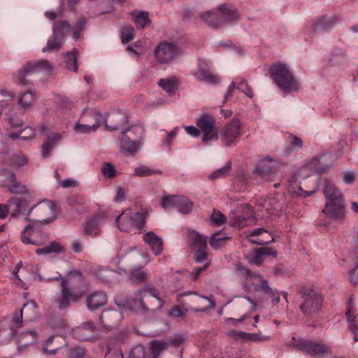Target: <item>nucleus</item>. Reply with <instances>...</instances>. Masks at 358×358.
<instances>
[{"label": "nucleus", "instance_id": "nucleus-13", "mask_svg": "<svg viewBox=\"0 0 358 358\" xmlns=\"http://www.w3.org/2000/svg\"><path fill=\"white\" fill-rule=\"evenodd\" d=\"M278 252L271 247H261L248 250L245 257L250 264L257 266L262 265L264 259L268 257H277Z\"/></svg>", "mask_w": 358, "mask_h": 358}, {"label": "nucleus", "instance_id": "nucleus-25", "mask_svg": "<svg viewBox=\"0 0 358 358\" xmlns=\"http://www.w3.org/2000/svg\"><path fill=\"white\" fill-rule=\"evenodd\" d=\"M339 18L337 15H332L327 17L323 15L317 19L313 24V31L315 32L319 31H329L338 22Z\"/></svg>", "mask_w": 358, "mask_h": 358}, {"label": "nucleus", "instance_id": "nucleus-56", "mask_svg": "<svg viewBox=\"0 0 358 358\" xmlns=\"http://www.w3.org/2000/svg\"><path fill=\"white\" fill-rule=\"evenodd\" d=\"M7 120L12 127H20L24 124L23 120L15 115L13 110L7 114Z\"/></svg>", "mask_w": 358, "mask_h": 358}, {"label": "nucleus", "instance_id": "nucleus-30", "mask_svg": "<svg viewBox=\"0 0 358 358\" xmlns=\"http://www.w3.org/2000/svg\"><path fill=\"white\" fill-rule=\"evenodd\" d=\"M26 321L33 322L38 317V306L34 301H29L20 310Z\"/></svg>", "mask_w": 358, "mask_h": 358}, {"label": "nucleus", "instance_id": "nucleus-47", "mask_svg": "<svg viewBox=\"0 0 358 358\" xmlns=\"http://www.w3.org/2000/svg\"><path fill=\"white\" fill-rule=\"evenodd\" d=\"M34 101V96L31 91L22 93L19 96L18 103L23 108H28L31 106Z\"/></svg>", "mask_w": 358, "mask_h": 358}, {"label": "nucleus", "instance_id": "nucleus-58", "mask_svg": "<svg viewBox=\"0 0 358 358\" xmlns=\"http://www.w3.org/2000/svg\"><path fill=\"white\" fill-rule=\"evenodd\" d=\"M11 163L13 166L20 167L28 163V159L22 154H15L11 157Z\"/></svg>", "mask_w": 358, "mask_h": 358}, {"label": "nucleus", "instance_id": "nucleus-15", "mask_svg": "<svg viewBox=\"0 0 358 358\" xmlns=\"http://www.w3.org/2000/svg\"><path fill=\"white\" fill-rule=\"evenodd\" d=\"M146 213H137L135 216L139 220V222L136 223V220L134 217H127L121 214L117 217L115 223L121 231H129V229L135 227L138 229H142L145 225V215Z\"/></svg>", "mask_w": 358, "mask_h": 358}, {"label": "nucleus", "instance_id": "nucleus-45", "mask_svg": "<svg viewBox=\"0 0 358 358\" xmlns=\"http://www.w3.org/2000/svg\"><path fill=\"white\" fill-rule=\"evenodd\" d=\"M182 196L171 195L169 196H163L162 199V205L164 209L171 208H177L180 204V199Z\"/></svg>", "mask_w": 358, "mask_h": 358}, {"label": "nucleus", "instance_id": "nucleus-42", "mask_svg": "<svg viewBox=\"0 0 358 358\" xmlns=\"http://www.w3.org/2000/svg\"><path fill=\"white\" fill-rule=\"evenodd\" d=\"M38 339V333L35 330H29L22 332L20 336V342H24V345L34 343Z\"/></svg>", "mask_w": 358, "mask_h": 358}, {"label": "nucleus", "instance_id": "nucleus-37", "mask_svg": "<svg viewBox=\"0 0 358 358\" xmlns=\"http://www.w3.org/2000/svg\"><path fill=\"white\" fill-rule=\"evenodd\" d=\"M71 25L66 20H58L52 26L53 35L64 40L65 34L70 31Z\"/></svg>", "mask_w": 358, "mask_h": 358}, {"label": "nucleus", "instance_id": "nucleus-20", "mask_svg": "<svg viewBox=\"0 0 358 358\" xmlns=\"http://www.w3.org/2000/svg\"><path fill=\"white\" fill-rule=\"evenodd\" d=\"M275 164V163L273 160L269 158H264L258 163L255 172L263 179L266 180H272L277 172Z\"/></svg>", "mask_w": 358, "mask_h": 358}, {"label": "nucleus", "instance_id": "nucleus-8", "mask_svg": "<svg viewBox=\"0 0 358 358\" xmlns=\"http://www.w3.org/2000/svg\"><path fill=\"white\" fill-rule=\"evenodd\" d=\"M143 133L144 130L141 126L134 125L126 128L122 131L123 134L121 141L122 148L131 154L136 153L138 150Z\"/></svg>", "mask_w": 358, "mask_h": 358}, {"label": "nucleus", "instance_id": "nucleus-63", "mask_svg": "<svg viewBox=\"0 0 358 358\" xmlns=\"http://www.w3.org/2000/svg\"><path fill=\"white\" fill-rule=\"evenodd\" d=\"M237 88L240 91L243 92L245 95H247L248 97H253V91L252 88L248 85V83L245 80H243L240 83H238Z\"/></svg>", "mask_w": 358, "mask_h": 358}, {"label": "nucleus", "instance_id": "nucleus-31", "mask_svg": "<svg viewBox=\"0 0 358 358\" xmlns=\"http://www.w3.org/2000/svg\"><path fill=\"white\" fill-rule=\"evenodd\" d=\"M187 242L192 249L208 248L207 238L202 236L196 231H191L188 233Z\"/></svg>", "mask_w": 358, "mask_h": 358}, {"label": "nucleus", "instance_id": "nucleus-19", "mask_svg": "<svg viewBox=\"0 0 358 358\" xmlns=\"http://www.w3.org/2000/svg\"><path fill=\"white\" fill-rule=\"evenodd\" d=\"M103 218L104 215L102 212H98L93 215L83 224L84 234L92 236H99L101 228L104 222Z\"/></svg>", "mask_w": 358, "mask_h": 358}, {"label": "nucleus", "instance_id": "nucleus-64", "mask_svg": "<svg viewBox=\"0 0 358 358\" xmlns=\"http://www.w3.org/2000/svg\"><path fill=\"white\" fill-rule=\"evenodd\" d=\"M228 336L235 341L245 342L247 332L238 331V330H231L227 333Z\"/></svg>", "mask_w": 358, "mask_h": 358}, {"label": "nucleus", "instance_id": "nucleus-32", "mask_svg": "<svg viewBox=\"0 0 358 358\" xmlns=\"http://www.w3.org/2000/svg\"><path fill=\"white\" fill-rule=\"evenodd\" d=\"M220 10L223 18V25L240 20L241 16L236 8H230L225 3L220 5Z\"/></svg>", "mask_w": 358, "mask_h": 358}, {"label": "nucleus", "instance_id": "nucleus-12", "mask_svg": "<svg viewBox=\"0 0 358 358\" xmlns=\"http://www.w3.org/2000/svg\"><path fill=\"white\" fill-rule=\"evenodd\" d=\"M103 123L109 131L121 129L124 131V127L129 123V116L122 110H113L109 112Z\"/></svg>", "mask_w": 358, "mask_h": 358}, {"label": "nucleus", "instance_id": "nucleus-35", "mask_svg": "<svg viewBox=\"0 0 358 358\" xmlns=\"http://www.w3.org/2000/svg\"><path fill=\"white\" fill-rule=\"evenodd\" d=\"M133 20L138 29H143L146 26L151 24V20L149 17V13L147 11H133L131 13Z\"/></svg>", "mask_w": 358, "mask_h": 358}, {"label": "nucleus", "instance_id": "nucleus-54", "mask_svg": "<svg viewBox=\"0 0 358 358\" xmlns=\"http://www.w3.org/2000/svg\"><path fill=\"white\" fill-rule=\"evenodd\" d=\"M147 273L141 268L134 269L130 273L131 279L138 282H145L147 279Z\"/></svg>", "mask_w": 358, "mask_h": 358}, {"label": "nucleus", "instance_id": "nucleus-9", "mask_svg": "<svg viewBox=\"0 0 358 358\" xmlns=\"http://www.w3.org/2000/svg\"><path fill=\"white\" fill-rule=\"evenodd\" d=\"M168 345L166 341L159 340L151 341L148 349L142 345H138L131 350L129 358H159Z\"/></svg>", "mask_w": 358, "mask_h": 358}, {"label": "nucleus", "instance_id": "nucleus-21", "mask_svg": "<svg viewBox=\"0 0 358 358\" xmlns=\"http://www.w3.org/2000/svg\"><path fill=\"white\" fill-rule=\"evenodd\" d=\"M248 239L252 243L258 245H266L275 241L272 235L262 227L249 231Z\"/></svg>", "mask_w": 358, "mask_h": 358}, {"label": "nucleus", "instance_id": "nucleus-33", "mask_svg": "<svg viewBox=\"0 0 358 358\" xmlns=\"http://www.w3.org/2000/svg\"><path fill=\"white\" fill-rule=\"evenodd\" d=\"M320 158L314 157L313 158L306 166L302 167L298 172H296L293 178H296L297 176H299L301 173L306 172L307 171H310L317 174H322L325 172L326 167L322 166L319 165Z\"/></svg>", "mask_w": 358, "mask_h": 358}, {"label": "nucleus", "instance_id": "nucleus-10", "mask_svg": "<svg viewBox=\"0 0 358 358\" xmlns=\"http://www.w3.org/2000/svg\"><path fill=\"white\" fill-rule=\"evenodd\" d=\"M103 117L101 113L92 110H85L80 117V122L75 125L78 133H90L95 131L103 123Z\"/></svg>", "mask_w": 358, "mask_h": 358}, {"label": "nucleus", "instance_id": "nucleus-48", "mask_svg": "<svg viewBox=\"0 0 358 358\" xmlns=\"http://www.w3.org/2000/svg\"><path fill=\"white\" fill-rule=\"evenodd\" d=\"M162 174V171L160 170L152 169L145 166H141L135 169V175L140 177H146L155 174Z\"/></svg>", "mask_w": 358, "mask_h": 358}, {"label": "nucleus", "instance_id": "nucleus-14", "mask_svg": "<svg viewBox=\"0 0 358 358\" xmlns=\"http://www.w3.org/2000/svg\"><path fill=\"white\" fill-rule=\"evenodd\" d=\"M178 52V48L176 44L167 42L160 43L154 50L157 60L162 64L176 59Z\"/></svg>", "mask_w": 358, "mask_h": 358}, {"label": "nucleus", "instance_id": "nucleus-23", "mask_svg": "<svg viewBox=\"0 0 358 358\" xmlns=\"http://www.w3.org/2000/svg\"><path fill=\"white\" fill-rule=\"evenodd\" d=\"M199 15L205 23L213 28H219L223 26V18H222L220 6L217 9L201 13Z\"/></svg>", "mask_w": 358, "mask_h": 358}, {"label": "nucleus", "instance_id": "nucleus-44", "mask_svg": "<svg viewBox=\"0 0 358 358\" xmlns=\"http://www.w3.org/2000/svg\"><path fill=\"white\" fill-rule=\"evenodd\" d=\"M231 169V162H228L227 164L222 168L215 170L209 176L208 178L211 180H214L219 178H222L227 176L229 171Z\"/></svg>", "mask_w": 358, "mask_h": 358}, {"label": "nucleus", "instance_id": "nucleus-6", "mask_svg": "<svg viewBox=\"0 0 358 358\" xmlns=\"http://www.w3.org/2000/svg\"><path fill=\"white\" fill-rule=\"evenodd\" d=\"M42 71L51 72L52 66L47 59L27 62L15 77V83L20 85H32L30 76Z\"/></svg>", "mask_w": 358, "mask_h": 358}, {"label": "nucleus", "instance_id": "nucleus-1", "mask_svg": "<svg viewBox=\"0 0 358 358\" xmlns=\"http://www.w3.org/2000/svg\"><path fill=\"white\" fill-rule=\"evenodd\" d=\"M57 217L56 204L52 201L43 200L31 207L25 217L29 224L20 233L21 241L25 245L43 246L36 250L38 255L65 253V248L55 241L49 242L50 233L43 230V225L54 222Z\"/></svg>", "mask_w": 358, "mask_h": 358}, {"label": "nucleus", "instance_id": "nucleus-41", "mask_svg": "<svg viewBox=\"0 0 358 358\" xmlns=\"http://www.w3.org/2000/svg\"><path fill=\"white\" fill-rule=\"evenodd\" d=\"M63 43V39L59 36L52 35V37L48 41L46 47L43 48V52H50L53 50H59Z\"/></svg>", "mask_w": 358, "mask_h": 358}, {"label": "nucleus", "instance_id": "nucleus-50", "mask_svg": "<svg viewBox=\"0 0 358 358\" xmlns=\"http://www.w3.org/2000/svg\"><path fill=\"white\" fill-rule=\"evenodd\" d=\"M101 173L104 176L110 179L115 178L117 174L115 166L110 162L103 164Z\"/></svg>", "mask_w": 358, "mask_h": 358}, {"label": "nucleus", "instance_id": "nucleus-36", "mask_svg": "<svg viewBox=\"0 0 358 358\" xmlns=\"http://www.w3.org/2000/svg\"><path fill=\"white\" fill-rule=\"evenodd\" d=\"M62 135L60 133H55L52 135L48 136L41 147V153L43 158L49 157L50 151L55 146V143L60 141Z\"/></svg>", "mask_w": 358, "mask_h": 358}, {"label": "nucleus", "instance_id": "nucleus-38", "mask_svg": "<svg viewBox=\"0 0 358 358\" xmlns=\"http://www.w3.org/2000/svg\"><path fill=\"white\" fill-rule=\"evenodd\" d=\"M158 85L166 92L174 94L177 88L178 80L175 77L162 78L158 81Z\"/></svg>", "mask_w": 358, "mask_h": 358}, {"label": "nucleus", "instance_id": "nucleus-59", "mask_svg": "<svg viewBox=\"0 0 358 358\" xmlns=\"http://www.w3.org/2000/svg\"><path fill=\"white\" fill-rule=\"evenodd\" d=\"M208 248L196 249L194 254V259L196 263H202L208 259Z\"/></svg>", "mask_w": 358, "mask_h": 358}, {"label": "nucleus", "instance_id": "nucleus-60", "mask_svg": "<svg viewBox=\"0 0 358 358\" xmlns=\"http://www.w3.org/2000/svg\"><path fill=\"white\" fill-rule=\"evenodd\" d=\"M23 315L21 311L15 313L11 321L10 330H17L22 327Z\"/></svg>", "mask_w": 358, "mask_h": 358}, {"label": "nucleus", "instance_id": "nucleus-49", "mask_svg": "<svg viewBox=\"0 0 358 358\" xmlns=\"http://www.w3.org/2000/svg\"><path fill=\"white\" fill-rule=\"evenodd\" d=\"M86 24V20L85 17H81L75 24L72 28L73 38L74 40L78 41L80 36V34L84 29Z\"/></svg>", "mask_w": 358, "mask_h": 358}, {"label": "nucleus", "instance_id": "nucleus-2", "mask_svg": "<svg viewBox=\"0 0 358 358\" xmlns=\"http://www.w3.org/2000/svg\"><path fill=\"white\" fill-rule=\"evenodd\" d=\"M85 280L78 270L71 271L68 275L62 278L60 294L55 300L59 310L69 308L72 303L80 301L85 294Z\"/></svg>", "mask_w": 358, "mask_h": 358}, {"label": "nucleus", "instance_id": "nucleus-55", "mask_svg": "<svg viewBox=\"0 0 358 358\" xmlns=\"http://www.w3.org/2000/svg\"><path fill=\"white\" fill-rule=\"evenodd\" d=\"M271 339L270 336H263L261 332L258 333H248L246 336L245 342L253 341V342H259V341H268Z\"/></svg>", "mask_w": 358, "mask_h": 358}, {"label": "nucleus", "instance_id": "nucleus-18", "mask_svg": "<svg viewBox=\"0 0 358 358\" xmlns=\"http://www.w3.org/2000/svg\"><path fill=\"white\" fill-rule=\"evenodd\" d=\"M188 295H193L192 298L189 299L188 302H186V305L189 306V309L194 312H203L206 311L211 303V300L206 296L199 295L196 292L187 291L180 294L181 297L186 296Z\"/></svg>", "mask_w": 358, "mask_h": 358}, {"label": "nucleus", "instance_id": "nucleus-34", "mask_svg": "<svg viewBox=\"0 0 358 358\" xmlns=\"http://www.w3.org/2000/svg\"><path fill=\"white\" fill-rule=\"evenodd\" d=\"M197 79L212 84L217 83L220 81V78L212 73L209 67L206 64H203L199 66Z\"/></svg>", "mask_w": 358, "mask_h": 358}, {"label": "nucleus", "instance_id": "nucleus-53", "mask_svg": "<svg viewBox=\"0 0 358 358\" xmlns=\"http://www.w3.org/2000/svg\"><path fill=\"white\" fill-rule=\"evenodd\" d=\"M192 202L183 196L181 197L180 204L177 206L179 211L184 214L189 213L192 210Z\"/></svg>", "mask_w": 358, "mask_h": 358}, {"label": "nucleus", "instance_id": "nucleus-39", "mask_svg": "<svg viewBox=\"0 0 358 358\" xmlns=\"http://www.w3.org/2000/svg\"><path fill=\"white\" fill-rule=\"evenodd\" d=\"M118 317V313L115 310L107 309L102 312L99 319L104 326H110Z\"/></svg>", "mask_w": 358, "mask_h": 358}, {"label": "nucleus", "instance_id": "nucleus-27", "mask_svg": "<svg viewBox=\"0 0 358 358\" xmlns=\"http://www.w3.org/2000/svg\"><path fill=\"white\" fill-rule=\"evenodd\" d=\"M96 327L92 322L84 323L74 331L76 338L80 341L91 340L94 336Z\"/></svg>", "mask_w": 358, "mask_h": 358}, {"label": "nucleus", "instance_id": "nucleus-16", "mask_svg": "<svg viewBox=\"0 0 358 358\" xmlns=\"http://www.w3.org/2000/svg\"><path fill=\"white\" fill-rule=\"evenodd\" d=\"M241 131V125L240 120L234 118L223 127L220 134L221 140L227 146H231L240 136Z\"/></svg>", "mask_w": 358, "mask_h": 358}, {"label": "nucleus", "instance_id": "nucleus-62", "mask_svg": "<svg viewBox=\"0 0 358 358\" xmlns=\"http://www.w3.org/2000/svg\"><path fill=\"white\" fill-rule=\"evenodd\" d=\"M236 269H237V271H238L240 272L241 275H243V277H244V278H247L249 277L255 278H261L260 275H257L255 273L252 272L249 268H248L247 267H245V266H243L241 264H239L237 265Z\"/></svg>", "mask_w": 358, "mask_h": 358}, {"label": "nucleus", "instance_id": "nucleus-29", "mask_svg": "<svg viewBox=\"0 0 358 358\" xmlns=\"http://www.w3.org/2000/svg\"><path fill=\"white\" fill-rule=\"evenodd\" d=\"M327 201H345L342 193L330 181H327L323 190Z\"/></svg>", "mask_w": 358, "mask_h": 358}, {"label": "nucleus", "instance_id": "nucleus-7", "mask_svg": "<svg viewBox=\"0 0 358 358\" xmlns=\"http://www.w3.org/2000/svg\"><path fill=\"white\" fill-rule=\"evenodd\" d=\"M287 345L292 346L295 350L313 357L320 355L332 354L331 348L322 341H313L304 338H296L293 336L292 341Z\"/></svg>", "mask_w": 358, "mask_h": 358}, {"label": "nucleus", "instance_id": "nucleus-61", "mask_svg": "<svg viewBox=\"0 0 358 358\" xmlns=\"http://www.w3.org/2000/svg\"><path fill=\"white\" fill-rule=\"evenodd\" d=\"M211 222L216 226H221L225 222V217L220 211L214 210L210 216Z\"/></svg>", "mask_w": 358, "mask_h": 358}, {"label": "nucleus", "instance_id": "nucleus-40", "mask_svg": "<svg viewBox=\"0 0 358 358\" xmlns=\"http://www.w3.org/2000/svg\"><path fill=\"white\" fill-rule=\"evenodd\" d=\"M78 50L77 49H73L71 52H67L64 56L67 69L74 72L78 71Z\"/></svg>", "mask_w": 358, "mask_h": 358}, {"label": "nucleus", "instance_id": "nucleus-26", "mask_svg": "<svg viewBox=\"0 0 358 358\" xmlns=\"http://www.w3.org/2000/svg\"><path fill=\"white\" fill-rule=\"evenodd\" d=\"M5 182L9 191L13 194H21L28 193L27 186L17 180L16 176L13 172H7Z\"/></svg>", "mask_w": 358, "mask_h": 358}, {"label": "nucleus", "instance_id": "nucleus-22", "mask_svg": "<svg viewBox=\"0 0 358 358\" xmlns=\"http://www.w3.org/2000/svg\"><path fill=\"white\" fill-rule=\"evenodd\" d=\"M108 296L103 291H95L86 298V305L88 309L95 310L107 304Z\"/></svg>", "mask_w": 358, "mask_h": 358}, {"label": "nucleus", "instance_id": "nucleus-43", "mask_svg": "<svg viewBox=\"0 0 358 358\" xmlns=\"http://www.w3.org/2000/svg\"><path fill=\"white\" fill-rule=\"evenodd\" d=\"M229 238V237L223 234L222 231H219L211 235L209 244L212 248L217 249L220 247L222 242Z\"/></svg>", "mask_w": 358, "mask_h": 358}, {"label": "nucleus", "instance_id": "nucleus-52", "mask_svg": "<svg viewBox=\"0 0 358 358\" xmlns=\"http://www.w3.org/2000/svg\"><path fill=\"white\" fill-rule=\"evenodd\" d=\"M14 96V94L6 90H0V115L2 114L3 108L8 104Z\"/></svg>", "mask_w": 358, "mask_h": 358}, {"label": "nucleus", "instance_id": "nucleus-46", "mask_svg": "<svg viewBox=\"0 0 358 358\" xmlns=\"http://www.w3.org/2000/svg\"><path fill=\"white\" fill-rule=\"evenodd\" d=\"M134 37V29L131 25H125L121 31V39L122 43H127L132 41Z\"/></svg>", "mask_w": 358, "mask_h": 358}, {"label": "nucleus", "instance_id": "nucleus-17", "mask_svg": "<svg viewBox=\"0 0 358 358\" xmlns=\"http://www.w3.org/2000/svg\"><path fill=\"white\" fill-rule=\"evenodd\" d=\"M322 213L328 218L342 221L346 217L345 201H327Z\"/></svg>", "mask_w": 358, "mask_h": 358}, {"label": "nucleus", "instance_id": "nucleus-3", "mask_svg": "<svg viewBox=\"0 0 358 358\" xmlns=\"http://www.w3.org/2000/svg\"><path fill=\"white\" fill-rule=\"evenodd\" d=\"M296 298L300 312L307 320L317 317L323 310L324 295L313 284L306 283L300 285Z\"/></svg>", "mask_w": 358, "mask_h": 358}, {"label": "nucleus", "instance_id": "nucleus-51", "mask_svg": "<svg viewBox=\"0 0 358 358\" xmlns=\"http://www.w3.org/2000/svg\"><path fill=\"white\" fill-rule=\"evenodd\" d=\"M107 348L105 358H123L122 349L118 345H114L113 347L108 345Z\"/></svg>", "mask_w": 358, "mask_h": 358}, {"label": "nucleus", "instance_id": "nucleus-4", "mask_svg": "<svg viewBox=\"0 0 358 358\" xmlns=\"http://www.w3.org/2000/svg\"><path fill=\"white\" fill-rule=\"evenodd\" d=\"M164 303V300L159 296V291L148 285L137 289L127 301L129 309L141 310L144 313L150 310L162 308Z\"/></svg>", "mask_w": 358, "mask_h": 358}, {"label": "nucleus", "instance_id": "nucleus-11", "mask_svg": "<svg viewBox=\"0 0 358 358\" xmlns=\"http://www.w3.org/2000/svg\"><path fill=\"white\" fill-rule=\"evenodd\" d=\"M196 124L203 133V142H208L218 138V133L215 129V120L211 115H202L196 120Z\"/></svg>", "mask_w": 358, "mask_h": 358}, {"label": "nucleus", "instance_id": "nucleus-57", "mask_svg": "<svg viewBox=\"0 0 358 358\" xmlns=\"http://www.w3.org/2000/svg\"><path fill=\"white\" fill-rule=\"evenodd\" d=\"M210 264V261L209 260L201 266L194 267L192 272H190L191 280L195 282L199 275L209 267Z\"/></svg>", "mask_w": 358, "mask_h": 358}, {"label": "nucleus", "instance_id": "nucleus-5", "mask_svg": "<svg viewBox=\"0 0 358 358\" xmlns=\"http://www.w3.org/2000/svg\"><path fill=\"white\" fill-rule=\"evenodd\" d=\"M269 73L275 83L286 92L297 91L299 83L286 65L278 63L272 65Z\"/></svg>", "mask_w": 358, "mask_h": 358}, {"label": "nucleus", "instance_id": "nucleus-24", "mask_svg": "<svg viewBox=\"0 0 358 358\" xmlns=\"http://www.w3.org/2000/svg\"><path fill=\"white\" fill-rule=\"evenodd\" d=\"M143 239L149 245L155 255L158 256L162 254L164 250V241L156 234L153 231L146 232L143 236Z\"/></svg>", "mask_w": 358, "mask_h": 358}, {"label": "nucleus", "instance_id": "nucleus-28", "mask_svg": "<svg viewBox=\"0 0 358 358\" xmlns=\"http://www.w3.org/2000/svg\"><path fill=\"white\" fill-rule=\"evenodd\" d=\"M28 206L25 199L13 197L8 201V207L12 217H17L27 210Z\"/></svg>", "mask_w": 358, "mask_h": 358}]
</instances>
